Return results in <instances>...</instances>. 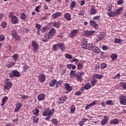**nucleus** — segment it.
Listing matches in <instances>:
<instances>
[{
	"instance_id": "4468645a",
	"label": "nucleus",
	"mask_w": 126,
	"mask_h": 126,
	"mask_svg": "<svg viewBox=\"0 0 126 126\" xmlns=\"http://www.w3.org/2000/svg\"><path fill=\"white\" fill-rule=\"evenodd\" d=\"M64 18H65L67 21H70V20H71V15L69 13H65L64 14Z\"/></svg>"
},
{
	"instance_id": "6e6552de",
	"label": "nucleus",
	"mask_w": 126,
	"mask_h": 126,
	"mask_svg": "<svg viewBox=\"0 0 126 126\" xmlns=\"http://www.w3.org/2000/svg\"><path fill=\"white\" fill-rule=\"evenodd\" d=\"M119 100L121 105H126V98L124 95H121L119 96Z\"/></svg>"
},
{
	"instance_id": "9b49d317",
	"label": "nucleus",
	"mask_w": 126,
	"mask_h": 126,
	"mask_svg": "<svg viewBox=\"0 0 126 126\" xmlns=\"http://www.w3.org/2000/svg\"><path fill=\"white\" fill-rule=\"evenodd\" d=\"M21 107H22V103L20 102H18L16 104V108L14 109V112L17 113L18 111L21 109Z\"/></svg>"
},
{
	"instance_id": "7c9ffc66",
	"label": "nucleus",
	"mask_w": 126,
	"mask_h": 126,
	"mask_svg": "<svg viewBox=\"0 0 126 126\" xmlns=\"http://www.w3.org/2000/svg\"><path fill=\"white\" fill-rule=\"evenodd\" d=\"M84 88L86 90H88V89H90L91 88V83L89 82L86 83L84 86Z\"/></svg>"
},
{
	"instance_id": "f704fd0d",
	"label": "nucleus",
	"mask_w": 126,
	"mask_h": 126,
	"mask_svg": "<svg viewBox=\"0 0 126 126\" xmlns=\"http://www.w3.org/2000/svg\"><path fill=\"white\" fill-rule=\"evenodd\" d=\"M111 58L112 61H115V60H117L118 59V55L115 53H113L111 55Z\"/></svg>"
},
{
	"instance_id": "49530a36",
	"label": "nucleus",
	"mask_w": 126,
	"mask_h": 126,
	"mask_svg": "<svg viewBox=\"0 0 126 126\" xmlns=\"http://www.w3.org/2000/svg\"><path fill=\"white\" fill-rule=\"evenodd\" d=\"M12 58L15 61V62H16V61H18V54H14L12 56Z\"/></svg>"
},
{
	"instance_id": "72a5a7b5",
	"label": "nucleus",
	"mask_w": 126,
	"mask_h": 126,
	"mask_svg": "<svg viewBox=\"0 0 126 126\" xmlns=\"http://www.w3.org/2000/svg\"><path fill=\"white\" fill-rule=\"evenodd\" d=\"M39 112H40V110H39V109L37 108H35L32 111L33 115H35V116H38V115H39Z\"/></svg>"
},
{
	"instance_id": "6e6d98bb",
	"label": "nucleus",
	"mask_w": 126,
	"mask_h": 126,
	"mask_svg": "<svg viewBox=\"0 0 126 126\" xmlns=\"http://www.w3.org/2000/svg\"><path fill=\"white\" fill-rule=\"evenodd\" d=\"M13 65H14V64H13V63L10 62L9 63L7 64L6 65V66L8 68H9L10 67H11L12 66H13Z\"/></svg>"
},
{
	"instance_id": "4d7b16f0",
	"label": "nucleus",
	"mask_w": 126,
	"mask_h": 126,
	"mask_svg": "<svg viewBox=\"0 0 126 126\" xmlns=\"http://www.w3.org/2000/svg\"><path fill=\"white\" fill-rule=\"evenodd\" d=\"M83 68V65L81 64V63H79L77 65V69L80 70Z\"/></svg>"
},
{
	"instance_id": "69168bd1",
	"label": "nucleus",
	"mask_w": 126,
	"mask_h": 126,
	"mask_svg": "<svg viewBox=\"0 0 126 126\" xmlns=\"http://www.w3.org/2000/svg\"><path fill=\"white\" fill-rule=\"evenodd\" d=\"M17 40H20V36L17 35V34L14 37Z\"/></svg>"
},
{
	"instance_id": "9d476101",
	"label": "nucleus",
	"mask_w": 126,
	"mask_h": 126,
	"mask_svg": "<svg viewBox=\"0 0 126 126\" xmlns=\"http://www.w3.org/2000/svg\"><path fill=\"white\" fill-rule=\"evenodd\" d=\"M38 80L41 83H43V82H45V80H46V75H45L44 73L39 75L38 76Z\"/></svg>"
},
{
	"instance_id": "3c124183",
	"label": "nucleus",
	"mask_w": 126,
	"mask_h": 126,
	"mask_svg": "<svg viewBox=\"0 0 126 126\" xmlns=\"http://www.w3.org/2000/svg\"><path fill=\"white\" fill-rule=\"evenodd\" d=\"M114 43H115L116 44H119V43H122V40L119 38H116L114 39Z\"/></svg>"
},
{
	"instance_id": "423d86ee",
	"label": "nucleus",
	"mask_w": 126,
	"mask_h": 126,
	"mask_svg": "<svg viewBox=\"0 0 126 126\" xmlns=\"http://www.w3.org/2000/svg\"><path fill=\"white\" fill-rule=\"evenodd\" d=\"M85 73L84 72H77L75 74V77L76 78L78 81H79L80 82H81L82 80H83V78H82V74H85Z\"/></svg>"
},
{
	"instance_id": "de8ad7c7",
	"label": "nucleus",
	"mask_w": 126,
	"mask_h": 126,
	"mask_svg": "<svg viewBox=\"0 0 126 126\" xmlns=\"http://www.w3.org/2000/svg\"><path fill=\"white\" fill-rule=\"evenodd\" d=\"M63 103H64V102L63 101V99L61 98L58 99L57 101V105H61V104H63Z\"/></svg>"
},
{
	"instance_id": "e433bc0d",
	"label": "nucleus",
	"mask_w": 126,
	"mask_h": 126,
	"mask_svg": "<svg viewBox=\"0 0 126 126\" xmlns=\"http://www.w3.org/2000/svg\"><path fill=\"white\" fill-rule=\"evenodd\" d=\"M63 84V81H58L56 82V87L57 88H58V87H60V86H61V85H62Z\"/></svg>"
},
{
	"instance_id": "f257e3e1",
	"label": "nucleus",
	"mask_w": 126,
	"mask_h": 126,
	"mask_svg": "<svg viewBox=\"0 0 126 126\" xmlns=\"http://www.w3.org/2000/svg\"><path fill=\"white\" fill-rule=\"evenodd\" d=\"M12 87V83L10 79H6L4 80V89L5 90H9Z\"/></svg>"
},
{
	"instance_id": "473e14b6",
	"label": "nucleus",
	"mask_w": 126,
	"mask_h": 126,
	"mask_svg": "<svg viewBox=\"0 0 126 126\" xmlns=\"http://www.w3.org/2000/svg\"><path fill=\"white\" fill-rule=\"evenodd\" d=\"M85 14V10L84 9H82L80 10V12L78 13V15L81 17V16H84Z\"/></svg>"
},
{
	"instance_id": "052dcab7",
	"label": "nucleus",
	"mask_w": 126,
	"mask_h": 126,
	"mask_svg": "<svg viewBox=\"0 0 126 126\" xmlns=\"http://www.w3.org/2000/svg\"><path fill=\"white\" fill-rule=\"evenodd\" d=\"M40 9H41V6H37L35 8V11L36 12H40Z\"/></svg>"
},
{
	"instance_id": "864d4df0",
	"label": "nucleus",
	"mask_w": 126,
	"mask_h": 126,
	"mask_svg": "<svg viewBox=\"0 0 126 126\" xmlns=\"http://www.w3.org/2000/svg\"><path fill=\"white\" fill-rule=\"evenodd\" d=\"M29 68V67L27 65H26L23 66V69L25 72H26L27 70H28Z\"/></svg>"
},
{
	"instance_id": "7ed1b4c3",
	"label": "nucleus",
	"mask_w": 126,
	"mask_h": 126,
	"mask_svg": "<svg viewBox=\"0 0 126 126\" xmlns=\"http://www.w3.org/2000/svg\"><path fill=\"white\" fill-rule=\"evenodd\" d=\"M55 112V109H52L51 110L50 109H46L42 113L44 117H47V116H49L51 117Z\"/></svg>"
},
{
	"instance_id": "0eeeda50",
	"label": "nucleus",
	"mask_w": 126,
	"mask_h": 126,
	"mask_svg": "<svg viewBox=\"0 0 126 126\" xmlns=\"http://www.w3.org/2000/svg\"><path fill=\"white\" fill-rule=\"evenodd\" d=\"M77 34H78V30H73L69 34V37L70 38H74V37L77 36Z\"/></svg>"
},
{
	"instance_id": "338daca9",
	"label": "nucleus",
	"mask_w": 126,
	"mask_h": 126,
	"mask_svg": "<svg viewBox=\"0 0 126 126\" xmlns=\"http://www.w3.org/2000/svg\"><path fill=\"white\" fill-rule=\"evenodd\" d=\"M5 37L4 35H0V41H4Z\"/></svg>"
},
{
	"instance_id": "8fccbe9b",
	"label": "nucleus",
	"mask_w": 126,
	"mask_h": 126,
	"mask_svg": "<svg viewBox=\"0 0 126 126\" xmlns=\"http://www.w3.org/2000/svg\"><path fill=\"white\" fill-rule=\"evenodd\" d=\"M75 112V106L74 105H72L70 107V113L73 114Z\"/></svg>"
},
{
	"instance_id": "a878e982",
	"label": "nucleus",
	"mask_w": 126,
	"mask_h": 126,
	"mask_svg": "<svg viewBox=\"0 0 126 126\" xmlns=\"http://www.w3.org/2000/svg\"><path fill=\"white\" fill-rule=\"evenodd\" d=\"M123 9L124 8L123 7H119L118 9H117L115 12L116 16H118V15H121V12L123 11Z\"/></svg>"
},
{
	"instance_id": "b1692460",
	"label": "nucleus",
	"mask_w": 126,
	"mask_h": 126,
	"mask_svg": "<svg viewBox=\"0 0 126 126\" xmlns=\"http://www.w3.org/2000/svg\"><path fill=\"white\" fill-rule=\"evenodd\" d=\"M8 99V97L7 96H4L2 98L1 104L0 106H4V105L5 104V103H6V101H7Z\"/></svg>"
},
{
	"instance_id": "bf43d9fd",
	"label": "nucleus",
	"mask_w": 126,
	"mask_h": 126,
	"mask_svg": "<svg viewBox=\"0 0 126 126\" xmlns=\"http://www.w3.org/2000/svg\"><path fill=\"white\" fill-rule=\"evenodd\" d=\"M33 123H37L39 122V118H37V117H34L32 120Z\"/></svg>"
},
{
	"instance_id": "5fc2aeb1",
	"label": "nucleus",
	"mask_w": 126,
	"mask_h": 126,
	"mask_svg": "<svg viewBox=\"0 0 126 126\" xmlns=\"http://www.w3.org/2000/svg\"><path fill=\"white\" fill-rule=\"evenodd\" d=\"M94 52H95V53H99L100 52V49H99L98 47L94 46V48L93 49Z\"/></svg>"
},
{
	"instance_id": "5701e85b",
	"label": "nucleus",
	"mask_w": 126,
	"mask_h": 126,
	"mask_svg": "<svg viewBox=\"0 0 126 126\" xmlns=\"http://www.w3.org/2000/svg\"><path fill=\"white\" fill-rule=\"evenodd\" d=\"M58 46L59 47V48L61 51H64L65 50V46H64V44L62 42L58 43Z\"/></svg>"
},
{
	"instance_id": "a211bd4d",
	"label": "nucleus",
	"mask_w": 126,
	"mask_h": 126,
	"mask_svg": "<svg viewBox=\"0 0 126 126\" xmlns=\"http://www.w3.org/2000/svg\"><path fill=\"white\" fill-rule=\"evenodd\" d=\"M90 24L92 26L94 27V28H98V24L96 23V21L93 20H90Z\"/></svg>"
},
{
	"instance_id": "2f4dec72",
	"label": "nucleus",
	"mask_w": 126,
	"mask_h": 126,
	"mask_svg": "<svg viewBox=\"0 0 126 126\" xmlns=\"http://www.w3.org/2000/svg\"><path fill=\"white\" fill-rule=\"evenodd\" d=\"M97 82H98V81L97 80V79H96L94 78V77H93V79H92V81H91V84H92V86L93 87L95 86L96 83H97Z\"/></svg>"
},
{
	"instance_id": "c9c22d12",
	"label": "nucleus",
	"mask_w": 126,
	"mask_h": 126,
	"mask_svg": "<svg viewBox=\"0 0 126 126\" xmlns=\"http://www.w3.org/2000/svg\"><path fill=\"white\" fill-rule=\"evenodd\" d=\"M59 43H57V44H54L52 47L53 50H54V51H55L56 52H57V51H58V50H59Z\"/></svg>"
},
{
	"instance_id": "774afa93",
	"label": "nucleus",
	"mask_w": 126,
	"mask_h": 126,
	"mask_svg": "<svg viewBox=\"0 0 126 126\" xmlns=\"http://www.w3.org/2000/svg\"><path fill=\"white\" fill-rule=\"evenodd\" d=\"M123 2L124 1H123V0H119L117 1V4H118V5H121V4H123Z\"/></svg>"
},
{
	"instance_id": "09e8293b",
	"label": "nucleus",
	"mask_w": 126,
	"mask_h": 126,
	"mask_svg": "<svg viewBox=\"0 0 126 126\" xmlns=\"http://www.w3.org/2000/svg\"><path fill=\"white\" fill-rule=\"evenodd\" d=\"M1 26H2V28H6L7 26V23L6 22H2L1 23Z\"/></svg>"
},
{
	"instance_id": "680f3d73",
	"label": "nucleus",
	"mask_w": 126,
	"mask_h": 126,
	"mask_svg": "<svg viewBox=\"0 0 126 126\" xmlns=\"http://www.w3.org/2000/svg\"><path fill=\"white\" fill-rule=\"evenodd\" d=\"M51 122L52 124H54V125H58V120L56 119H53L51 120Z\"/></svg>"
},
{
	"instance_id": "cd10ccee",
	"label": "nucleus",
	"mask_w": 126,
	"mask_h": 126,
	"mask_svg": "<svg viewBox=\"0 0 126 126\" xmlns=\"http://www.w3.org/2000/svg\"><path fill=\"white\" fill-rule=\"evenodd\" d=\"M110 123L111 125H118V124H119V123H120V122L119 121V119H114L110 121Z\"/></svg>"
},
{
	"instance_id": "4be33fe9",
	"label": "nucleus",
	"mask_w": 126,
	"mask_h": 126,
	"mask_svg": "<svg viewBox=\"0 0 126 126\" xmlns=\"http://www.w3.org/2000/svg\"><path fill=\"white\" fill-rule=\"evenodd\" d=\"M96 100L93 101L92 103H90L89 104H88L86 106L85 108L86 110L89 109V108H91V107H93V106H95L96 105Z\"/></svg>"
},
{
	"instance_id": "f8f14e48",
	"label": "nucleus",
	"mask_w": 126,
	"mask_h": 126,
	"mask_svg": "<svg viewBox=\"0 0 126 126\" xmlns=\"http://www.w3.org/2000/svg\"><path fill=\"white\" fill-rule=\"evenodd\" d=\"M81 45L83 49H88L87 46V40L86 39H83V41L81 42Z\"/></svg>"
},
{
	"instance_id": "393cba45",
	"label": "nucleus",
	"mask_w": 126,
	"mask_h": 126,
	"mask_svg": "<svg viewBox=\"0 0 126 126\" xmlns=\"http://www.w3.org/2000/svg\"><path fill=\"white\" fill-rule=\"evenodd\" d=\"M92 77H94L95 79H96V78L97 79H102V78H103V75L99 74H95L93 75Z\"/></svg>"
},
{
	"instance_id": "dca6fc26",
	"label": "nucleus",
	"mask_w": 126,
	"mask_h": 126,
	"mask_svg": "<svg viewBox=\"0 0 126 126\" xmlns=\"http://www.w3.org/2000/svg\"><path fill=\"white\" fill-rule=\"evenodd\" d=\"M11 19L13 24H17V23H18V19L17 18V17L12 16Z\"/></svg>"
},
{
	"instance_id": "aec40b11",
	"label": "nucleus",
	"mask_w": 126,
	"mask_h": 126,
	"mask_svg": "<svg viewBox=\"0 0 126 126\" xmlns=\"http://www.w3.org/2000/svg\"><path fill=\"white\" fill-rule=\"evenodd\" d=\"M109 120V118L108 116H105L104 117L103 119L101 121V124L102 126H104V125H106L107 123L108 122V120Z\"/></svg>"
},
{
	"instance_id": "58836bf2",
	"label": "nucleus",
	"mask_w": 126,
	"mask_h": 126,
	"mask_svg": "<svg viewBox=\"0 0 126 126\" xmlns=\"http://www.w3.org/2000/svg\"><path fill=\"white\" fill-rule=\"evenodd\" d=\"M88 48L89 50H90L91 49H94V48H95V45H93V43H89L87 45Z\"/></svg>"
},
{
	"instance_id": "c756f323",
	"label": "nucleus",
	"mask_w": 126,
	"mask_h": 126,
	"mask_svg": "<svg viewBox=\"0 0 126 126\" xmlns=\"http://www.w3.org/2000/svg\"><path fill=\"white\" fill-rule=\"evenodd\" d=\"M57 83V80L53 79L51 81L50 83H49V86L50 87H53V86H55V84L56 85Z\"/></svg>"
},
{
	"instance_id": "13d9d810",
	"label": "nucleus",
	"mask_w": 126,
	"mask_h": 126,
	"mask_svg": "<svg viewBox=\"0 0 126 126\" xmlns=\"http://www.w3.org/2000/svg\"><path fill=\"white\" fill-rule=\"evenodd\" d=\"M75 4H76L75 1H72L70 4V8H73L75 6Z\"/></svg>"
},
{
	"instance_id": "39448f33",
	"label": "nucleus",
	"mask_w": 126,
	"mask_h": 126,
	"mask_svg": "<svg viewBox=\"0 0 126 126\" xmlns=\"http://www.w3.org/2000/svg\"><path fill=\"white\" fill-rule=\"evenodd\" d=\"M95 31H85L83 32V36H86V37H90V36L95 34Z\"/></svg>"
},
{
	"instance_id": "c85d7f7f",
	"label": "nucleus",
	"mask_w": 126,
	"mask_h": 126,
	"mask_svg": "<svg viewBox=\"0 0 126 126\" xmlns=\"http://www.w3.org/2000/svg\"><path fill=\"white\" fill-rule=\"evenodd\" d=\"M107 15H108L109 17H115V16H117L116 12L115 11L107 12Z\"/></svg>"
},
{
	"instance_id": "f03ea898",
	"label": "nucleus",
	"mask_w": 126,
	"mask_h": 126,
	"mask_svg": "<svg viewBox=\"0 0 126 126\" xmlns=\"http://www.w3.org/2000/svg\"><path fill=\"white\" fill-rule=\"evenodd\" d=\"M9 76L10 78H14V77H19L20 76V72L17 70H13L9 73Z\"/></svg>"
},
{
	"instance_id": "ea45409f",
	"label": "nucleus",
	"mask_w": 126,
	"mask_h": 126,
	"mask_svg": "<svg viewBox=\"0 0 126 126\" xmlns=\"http://www.w3.org/2000/svg\"><path fill=\"white\" fill-rule=\"evenodd\" d=\"M108 66V65L105 63H102L100 64V68L101 69H105Z\"/></svg>"
},
{
	"instance_id": "1a4fd4ad",
	"label": "nucleus",
	"mask_w": 126,
	"mask_h": 126,
	"mask_svg": "<svg viewBox=\"0 0 126 126\" xmlns=\"http://www.w3.org/2000/svg\"><path fill=\"white\" fill-rule=\"evenodd\" d=\"M65 90L67 91L66 93H69L72 91V87L70 86V85L68 83H66L64 84Z\"/></svg>"
},
{
	"instance_id": "a18cd8bd",
	"label": "nucleus",
	"mask_w": 126,
	"mask_h": 126,
	"mask_svg": "<svg viewBox=\"0 0 126 126\" xmlns=\"http://www.w3.org/2000/svg\"><path fill=\"white\" fill-rule=\"evenodd\" d=\"M17 34V32H16V31H15V30H13L11 32V36H12V37H14L15 36V35Z\"/></svg>"
},
{
	"instance_id": "79ce46f5",
	"label": "nucleus",
	"mask_w": 126,
	"mask_h": 126,
	"mask_svg": "<svg viewBox=\"0 0 126 126\" xmlns=\"http://www.w3.org/2000/svg\"><path fill=\"white\" fill-rule=\"evenodd\" d=\"M101 16L100 15L97 16H94L93 17V20L97 21V20H100Z\"/></svg>"
},
{
	"instance_id": "a19ab883",
	"label": "nucleus",
	"mask_w": 126,
	"mask_h": 126,
	"mask_svg": "<svg viewBox=\"0 0 126 126\" xmlns=\"http://www.w3.org/2000/svg\"><path fill=\"white\" fill-rule=\"evenodd\" d=\"M106 104L109 105V106H113V105H114V102L112 100H107L106 101Z\"/></svg>"
},
{
	"instance_id": "2eb2a0df",
	"label": "nucleus",
	"mask_w": 126,
	"mask_h": 126,
	"mask_svg": "<svg viewBox=\"0 0 126 126\" xmlns=\"http://www.w3.org/2000/svg\"><path fill=\"white\" fill-rule=\"evenodd\" d=\"M45 98H46V94L44 93L40 94L37 96V99L38 101H42V100H44Z\"/></svg>"
},
{
	"instance_id": "bb28decb",
	"label": "nucleus",
	"mask_w": 126,
	"mask_h": 126,
	"mask_svg": "<svg viewBox=\"0 0 126 126\" xmlns=\"http://www.w3.org/2000/svg\"><path fill=\"white\" fill-rule=\"evenodd\" d=\"M52 25L54 27H55L56 28H59L60 27V25H61V22H54L52 23Z\"/></svg>"
},
{
	"instance_id": "412c9836",
	"label": "nucleus",
	"mask_w": 126,
	"mask_h": 126,
	"mask_svg": "<svg viewBox=\"0 0 126 126\" xmlns=\"http://www.w3.org/2000/svg\"><path fill=\"white\" fill-rule=\"evenodd\" d=\"M50 35L49 34H46L42 37V41L43 42H48L49 39H50Z\"/></svg>"
},
{
	"instance_id": "e2e57ef3",
	"label": "nucleus",
	"mask_w": 126,
	"mask_h": 126,
	"mask_svg": "<svg viewBox=\"0 0 126 126\" xmlns=\"http://www.w3.org/2000/svg\"><path fill=\"white\" fill-rule=\"evenodd\" d=\"M120 76H121V75L120 74V73H118L115 76V77H114L113 79H118L120 78Z\"/></svg>"
},
{
	"instance_id": "ddd939ff",
	"label": "nucleus",
	"mask_w": 126,
	"mask_h": 126,
	"mask_svg": "<svg viewBox=\"0 0 126 126\" xmlns=\"http://www.w3.org/2000/svg\"><path fill=\"white\" fill-rule=\"evenodd\" d=\"M97 13V10L95 9L94 6H92V8L90 10V14L91 15H95Z\"/></svg>"
},
{
	"instance_id": "37998d69",
	"label": "nucleus",
	"mask_w": 126,
	"mask_h": 126,
	"mask_svg": "<svg viewBox=\"0 0 126 126\" xmlns=\"http://www.w3.org/2000/svg\"><path fill=\"white\" fill-rule=\"evenodd\" d=\"M120 85L121 87H123V89L126 90V83H120Z\"/></svg>"
},
{
	"instance_id": "f3484780",
	"label": "nucleus",
	"mask_w": 126,
	"mask_h": 126,
	"mask_svg": "<svg viewBox=\"0 0 126 126\" xmlns=\"http://www.w3.org/2000/svg\"><path fill=\"white\" fill-rule=\"evenodd\" d=\"M62 16V13L60 12H57L52 15V17L54 19H56L58 18V17H60V16Z\"/></svg>"
},
{
	"instance_id": "20e7f679",
	"label": "nucleus",
	"mask_w": 126,
	"mask_h": 126,
	"mask_svg": "<svg viewBox=\"0 0 126 126\" xmlns=\"http://www.w3.org/2000/svg\"><path fill=\"white\" fill-rule=\"evenodd\" d=\"M32 46L33 47V52L36 54L39 49V44L35 40H32Z\"/></svg>"
},
{
	"instance_id": "0e129e2a",
	"label": "nucleus",
	"mask_w": 126,
	"mask_h": 126,
	"mask_svg": "<svg viewBox=\"0 0 126 126\" xmlns=\"http://www.w3.org/2000/svg\"><path fill=\"white\" fill-rule=\"evenodd\" d=\"M41 25L39 24H37L35 25V28H37V30H40L41 29Z\"/></svg>"
},
{
	"instance_id": "6ab92c4d",
	"label": "nucleus",
	"mask_w": 126,
	"mask_h": 126,
	"mask_svg": "<svg viewBox=\"0 0 126 126\" xmlns=\"http://www.w3.org/2000/svg\"><path fill=\"white\" fill-rule=\"evenodd\" d=\"M56 34V30L55 28H52L49 31V35L50 37H53V36Z\"/></svg>"
},
{
	"instance_id": "c03bdc74",
	"label": "nucleus",
	"mask_w": 126,
	"mask_h": 126,
	"mask_svg": "<svg viewBox=\"0 0 126 126\" xmlns=\"http://www.w3.org/2000/svg\"><path fill=\"white\" fill-rule=\"evenodd\" d=\"M20 17H21V19H22V20H25V19H26L27 16H26V15L24 14V13H22L20 15Z\"/></svg>"
},
{
	"instance_id": "4c0bfd02",
	"label": "nucleus",
	"mask_w": 126,
	"mask_h": 126,
	"mask_svg": "<svg viewBox=\"0 0 126 126\" xmlns=\"http://www.w3.org/2000/svg\"><path fill=\"white\" fill-rule=\"evenodd\" d=\"M64 57L66 59H68V60H71V59H72V56L69 54H65Z\"/></svg>"
},
{
	"instance_id": "603ef678",
	"label": "nucleus",
	"mask_w": 126,
	"mask_h": 126,
	"mask_svg": "<svg viewBox=\"0 0 126 126\" xmlns=\"http://www.w3.org/2000/svg\"><path fill=\"white\" fill-rule=\"evenodd\" d=\"M75 74H76V73H75V70H71L70 72V77H72V76H75Z\"/></svg>"
}]
</instances>
